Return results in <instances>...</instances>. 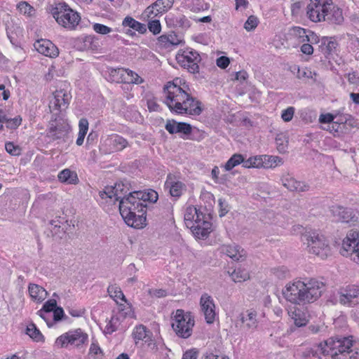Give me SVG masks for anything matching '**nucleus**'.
Masks as SVG:
<instances>
[{
  "mask_svg": "<svg viewBox=\"0 0 359 359\" xmlns=\"http://www.w3.org/2000/svg\"><path fill=\"white\" fill-rule=\"evenodd\" d=\"M163 93V102L172 113L198 116L203 111L202 103L191 95L188 85L179 78L168 82Z\"/></svg>",
  "mask_w": 359,
  "mask_h": 359,
  "instance_id": "obj_1",
  "label": "nucleus"
},
{
  "mask_svg": "<svg viewBox=\"0 0 359 359\" xmlns=\"http://www.w3.org/2000/svg\"><path fill=\"white\" fill-rule=\"evenodd\" d=\"M325 290V284L315 278L297 280L287 284L283 290L284 298L294 304L316 302Z\"/></svg>",
  "mask_w": 359,
  "mask_h": 359,
  "instance_id": "obj_2",
  "label": "nucleus"
},
{
  "mask_svg": "<svg viewBox=\"0 0 359 359\" xmlns=\"http://www.w3.org/2000/svg\"><path fill=\"white\" fill-rule=\"evenodd\" d=\"M136 191L130 192L119 200V211L128 226L142 229L146 226L147 204L136 198Z\"/></svg>",
  "mask_w": 359,
  "mask_h": 359,
  "instance_id": "obj_3",
  "label": "nucleus"
},
{
  "mask_svg": "<svg viewBox=\"0 0 359 359\" xmlns=\"http://www.w3.org/2000/svg\"><path fill=\"white\" fill-rule=\"evenodd\" d=\"M306 16L313 22L341 25L344 22L342 10L334 4L333 0H310L306 6Z\"/></svg>",
  "mask_w": 359,
  "mask_h": 359,
  "instance_id": "obj_4",
  "label": "nucleus"
},
{
  "mask_svg": "<svg viewBox=\"0 0 359 359\" xmlns=\"http://www.w3.org/2000/svg\"><path fill=\"white\" fill-rule=\"evenodd\" d=\"M353 344V337H332L320 344L316 347L320 348L323 356L330 355L332 359H344L346 354L352 351Z\"/></svg>",
  "mask_w": 359,
  "mask_h": 359,
  "instance_id": "obj_5",
  "label": "nucleus"
},
{
  "mask_svg": "<svg viewBox=\"0 0 359 359\" xmlns=\"http://www.w3.org/2000/svg\"><path fill=\"white\" fill-rule=\"evenodd\" d=\"M194 324V318L190 312L177 309L171 316V327L180 338H189L192 334Z\"/></svg>",
  "mask_w": 359,
  "mask_h": 359,
  "instance_id": "obj_6",
  "label": "nucleus"
},
{
  "mask_svg": "<svg viewBox=\"0 0 359 359\" xmlns=\"http://www.w3.org/2000/svg\"><path fill=\"white\" fill-rule=\"evenodd\" d=\"M302 241L307 245L311 253L315 254L322 259L327 257L330 253L328 241L324 236L316 231H306L302 235Z\"/></svg>",
  "mask_w": 359,
  "mask_h": 359,
  "instance_id": "obj_7",
  "label": "nucleus"
},
{
  "mask_svg": "<svg viewBox=\"0 0 359 359\" xmlns=\"http://www.w3.org/2000/svg\"><path fill=\"white\" fill-rule=\"evenodd\" d=\"M51 13L59 25L69 29H74L81 20L79 14L65 3L53 8Z\"/></svg>",
  "mask_w": 359,
  "mask_h": 359,
  "instance_id": "obj_8",
  "label": "nucleus"
},
{
  "mask_svg": "<svg viewBox=\"0 0 359 359\" xmlns=\"http://www.w3.org/2000/svg\"><path fill=\"white\" fill-rule=\"evenodd\" d=\"M176 60L179 65L187 69L189 72L195 74L199 72L198 63L201 58L195 50L190 48L180 50L176 55Z\"/></svg>",
  "mask_w": 359,
  "mask_h": 359,
  "instance_id": "obj_9",
  "label": "nucleus"
},
{
  "mask_svg": "<svg viewBox=\"0 0 359 359\" xmlns=\"http://www.w3.org/2000/svg\"><path fill=\"white\" fill-rule=\"evenodd\" d=\"M259 325V315L254 308L241 312L235 320V327L245 332H255Z\"/></svg>",
  "mask_w": 359,
  "mask_h": 359,
  "instance_id": "obj_10",
  "label": "nucleus"
},
{
  "mask_svg": "<svg viewBox=\"0 0 359 359\" xmlns=\"http://www.w3.org/2000/svg\"><path fill=\"white\" fill-rule=\"evenodd\" d=\"M341 254L343 256H351L352 259L359 262V232L350 230L343 240Z\"/></svg>",
  "mask_w": 359,
  "mask_h": 359,
  "instance_id": "obj_11",
  "label": "nucleus"
},
{
  "mask_svg": "<svg viewBox=\"0 0 359 359\" xmlns=\"http://www.w3.org/2000/svg\"><path fill=\"white\" fill-rule=\"evenodd\" d=\"M88 336L81 329L70 330L60 336L56 339V344L62 347H67L69 345L79 347L87 342Z\"/></svg>",
  "mask_w": 359,
  "mask_h": 359,
  "instance_id": "obj_12",
  "label": "nucleus"
},
{
  "mask_svg": "<svg viewBox=\"0 0 359 359\" xmlns=\"http://www.w3.org/2000/svg\"><path fill=\"white\" fill-rule=\"evenodd\" d=\"M72 95L67 88L57 89L53 93V97L49 102V109L51 112L60 111L67 108Z\"/></svg>",
  "mask_w": 359,
  "mask_h": 359,
  "instance_id": "obj_13",
  "label": "nucleus"
},
{
  "mask_svg": "<svg viewBox=\"0 0 359 359\" xmlns=\"http://www.w3.org/2000/svg\"><path fill=\"white\" fill-rule=\"evenodd\" d=\"M330 211L336 222L350 225H355L358 223V214L351 208L334 205L332 206Z\"/></svg>",
  "mask_w": 359,
  "mask_h": 359,
  "instance_id": "obj_14",
  "label": "nucleus"
},
{
  "mask_svg": "<svg viewBox=\"0 0 359 359\" xmlns=\"http://www.w3.org/2000/svg\"><path fill=\"white\" fill-rule=\"evenodd\" d=\"M200 306L205 322L208 324L213 323L215 320L216 312L212 297L207 293L203 294L200 299Z\"/></svg>",
  "mask_w": 359,
  "mask_h": 359,
  "instance_id": "obj_15",
  "label": "nucleus"
},
{
  "mask_svg": "<svg viewBox=\"0 0 359 359\" xmlns=\"http://www.w3.org/2000/svg\"><path fill=\"white\" fill-rule=\"evenodd\" d=\"M164 187L169 190L170 196L175 198H179L187 189L185 184L171 173L167 175Z\"/></svg>",
  "mask_w": 359,
  "mask_h": 359,
  "instance_id": "obj_16",
  "label": "nucleus"
},
{
  "mask_svg": "<svg viewBox=\"0 0 359 359\" xmlns=\"http://www.w3.org/2000/svg\"><path fill=\"white\" fill-rule=\"evenodd\" d=\"M282 184L290 191L304 192L309 190V185L297 181L292 175L287 173L281 177Z\"/></svg>",
  "mask_w": 359,
  "mask_h": 359,
  "instance_id": "obj_17",
  "label": "nucleus"
},
{
  "mask_svg": "<svg viewBox=\"0 0 359 359\" xmlns=\"http://www.w3.org/2000/svg\"><path fill=\"white\" fill-rule=\"evenodd\" d=\"M111 74L113 76L116 75L119 76L120 82L122 83L140 84L143 82V79L137 73L130 69L123 68L113 69L111 71Z\"/></svg>",
  "mask_w": 359,
  "mask_h": 359,
  "instance_id": "obj_18",
  "label": "nucleus"
},
{
  "mask_svg": "<svg viewBox=\"0 0 359 359\" xmlns=\"http://www.w3.org/2000/svg\"><path fill=\"white\" fill-rule=\"evenodd\" d=\"M34 48L41 54L50 57H56L59 55L57 47L48 39L37 40L34 43Z\"/></svg>",
  "mask_w": 359,
  "mask_h": 359,
  "instance_id": "obj_19",
  "label": "nucleus"
},
{
  "mask_svg": "<svg viewBox=\"0 0 359 359\" xmlns=\"http://www.w3.org/2000/svg\"><path fill=\"white\" fill-rule=\"evenodd\" d=\"M359 295V286L348 285L339 292V302L343 305L351 306L354 304L353 299Z\"/></svg>",
  "mask_w": 359,
  "mask_h": 359,
  "instance_id": "obj_20",
  "label": "nucleus"
},
{
  "mask_svg": "<svg viewBox=\"0 0 359 359\" xmlns=\"http://www.w3.org/2000/svg\"><path fill=\"white\" fill-rule=\"evenodd\" d=\"M146 344L153 354L162 359H167L168 358L170 350L167 348L161 338L155 339L152 337Z\"/></svg>",
  "mask_w": 359,
  "mask_h": 359,
  "instance_id": "obj_21",
  "label": "nucleus"
},
{
  "mask_svg": "<svg viewBox=\"0 0 359 359\" xmlns=\"http://www.w3.org/2000/svg\"><path fill=\"white\" fill-rule=\"evenodd\" d=\"M69 130L68 124L63 123H51L47 131V137L52 140H64Z\"/></svg>",
  "mask_w": 359,
  "mask_h": 359,
  "instance_id": "obj_22",
  "label": "nucleus"
},
{
  "mask_svg": "<svg viewBox=\"0 0 359 359\" xmlns=\"http://www.w3.org/2000/svg\"><path fill=\"white\" fill-rule=\"evenodd\" d=\"M219 250L234 261H243L246 257L245 250L236 244L223 245L220 247Z\"/></svg>",
  "mask_w": 359,
  "mask_h": 359,
  "instance_id": "obj_23",
  "label": "nucleus"
},
{
  "mask_svg": "<svg viewBox=\"0 0 359 359\" xmlns=\"http://www.w3.org/2000/svg\"><path fill=\"white\" fill-rule=\"evenodd\" d=\"M165 130L170 134L182 133L188 135L191 133L192 128L189 123L185 122H177L174 119L168 120L165 126Z\"/></svg>",
  "mask_w": 359,
  "mask_h": 359,
  "instance_id": "obj_24",
  "label": "nucleus"
},
{
  "mask_svg": "<svg viewBox=\"0 0 359 359\" xmlns=\"http://www.w3.org/2000/svg\"><path fill=\"white\" fill-rule=\"evenodd\" d=\"M165 21L169 27L175 28L187 29L190 27L189 20L184 15H174L170 13L165 18Z\"/></svg>",
  "mask_w": 359,
  "mask_h": 359,
  "instance_id": "obj_25",
  "label": "nucleus"
},
{
  "mask_svg": "<svg viewBox=\"0 0 359 359\" xmlns=\"http://www.w3.org/2000/svg\"><path fill=\"white\" fill-rule=\"evenodd\" d=\"M211 226V222H203L200 224H191L190 229L195 237L199 239H205L210 233Z\"/></svg>",
  "mask_w": 359,
  "mask_h": 359,
  "instance_id": "obj_26",
  "label": "nucleus"
},
{
  "mask_svg": "<svg viewBox=\"0 0 359 359\" xmlns=\"http://www.w3.org/2000/svg\"><path fill=\"white\" fill-rule=\"evenodd\" d=\"M28 292L31 299L36 302H42L48 295L47 291L43 287L34 283H29Z\"/></svg>",
  "mask_w": 359,
  "mask_h": 359,
  "instance_id": "obj_27",
  "label": "nucleus"
},
{
  "mask_svg": "<svg viewBox=\"0 0 359 359\" xmlns=\"http://www.w3.org/2000/svg\"><path fill=\"white\" fill-rule=\"evenodd\" d=\"M57 307V302L54 299H48L46 302L41 310L38 311L39 316L43 318L48 326L51 325L49 321L52 316L51 312Z\"/></svg>",
  "mask_w": 359,
  "mask_h": 359,
  "instance_id": "obj_28",
  "label": "nucleus"
},
{
  "mask_svg": "<svg viewBox=\"0 0 359 359\" xmlns=\"http://www.w3.org/2000/svg\"><path fill=\"white\" fill-rule=\"evenodd\" d=\"M288 314L294 320V323L298 327L304 326L308 322L307 313L296 306L290 308Z\"/></svg>",
  "mask_w": 359,
  "mask_h": 359,
  "instance_id": "obj_29",
  "label": "nucleus"
},
{
  "mask_svg": "<svg viewBox=\"0 0 359 359\" xmlns=\"http://www.w3.org/2000/svg\"><path fill=\"white\" fill-rule=\"evenodd\" d=\"M337 46L336 41L332 40L327 37L321 39L320 48L322 53L327 59H331L332 55L335 52Z\"/></svg>",
  "mask_w": 359,
  "mask_h": 359,
  "instance_id": "obj_30",
  "label": "nucleus"
},
{
  "mask_svg": "<svg viewBox=\"0 0 359 359\" xmlns=\"http://www.w3.org/2000/svg\"><path fill=\"white\" fill-rule=\"evenodd\" d=\"M133 336L136 344L138 341H143L146 344L153 337V334L146 326L140 325L134 328Z\"/></svg>",
  "mask_w": 359,
  "mask_h": 359,
  "instance_id": "obj_31",
  "label": "nucleus"
},
{
  "mask_svg": "<svg viewBox=\"0 0 359 359\" xmlns=\"http://www.w3.org/2000/svg\"><path fill=\"white\" fill-rule=\"evenodd\" d=\"M160 45L165 48H168L172 46H177L181 43V40L174 32L169 34H162L158 38Z\"/></svg>",
  "mask_w": 359,
  "mask_h": 359,
  "instance_id": "obj_32",
  "label": "nucleus"
},
{
  "mask_svg": "<svg viewBox=\"0 0 359 359\" xmlns=\"http://www.w3.org/2000/svg\"><path fill=\"white\" fill-rule=\"evenodd\" d=\"M57 178L60 182L68 184H76L79 182V178L76 172L72 171L68 168L60 171L58 173Z\"/></svg>",
  "mask_w": 359,
  "mask_h": 359,
  "instance_id": "obj_33",
  "label": "nucleus"
},
{
  "mask_svg": "<svg viewBox=\"0 0 359 359\" xmlns=\"http://www.w3.org/2000/svg\"><path fill=\"white\" fill-rule=\"evenodd\" d=\"M122 26L123 27H129L135 31L138 32L140 34H144L147 32V27L144 24H142L130 16H126L123 22Z\"/></svg>",
  "mask_w": 359,
  "mask_h": 359,
  "instance_id": "obj_34",
  "label": "nucleus"
},
{
  "mask_svg": "<svg viewBox=\"0 0 359 359\" xmlns=\"http://www.w3.org/2000/svg\"><path fill=\"white\" fill-rule=\"evenodd\" d=\"M83 48L85 50H97L100 47V41L97 37L93 35H88L82 39Z\"/></svg>",
  "mask_w": 359,
  "mask_h": 359,
  "instance_id": "obj_35",
  "label": "nucleus"
},
{
  "mask_svg": "<svg viewBox=\"0 0 359 359\" xmlns=\"http://www.w3.org/2000/svg\"><path fill=\"white\" fill-rule=\"evenodd\" d=\"M120 187V184H116L115 187H107L104 190L100 191V196L102 198H112L115 197V201H119L121 196L118 195V191Z\"/></svg>",
  "mask_w": 359,
  "mask_h": 359,
  "instance_id": "obj_36",
  "label": "nucleus"
},
{
  "mask_svg": "<svg viewBox=\"0 0 359 359\" xmlns=\"http://www.w3.org/2000/svg\"><path fill=\"white\" fill-rule=\"evenodd\" d=\"M136 198H140L144 204H147V201L155 203L158 200V194L154 190H150L148 192L142 191H137Z\"/></svg>",
  "mask_w": 359,
  "mask_h": 359,
  "instance_id": "obj_37",
  "label": "nucleus"
},
{
  "mask_svg": "<svg viewBox=\"0 0 359 359\" xmlns=\"http://www.w3.org/2000/svg\"><path fill=\"white\" fill-rule=\"evenodd\" d=\"M107 292L109 293V296L113 298L117 303H118V300H121L125 302H127L125 295L121 288L116 285H109L107 288Z\"/></svg>",
  "mask_w": 359,
  "mask_h": 359,
  "instance_id": "obj_38",
  "label": "nucleus"
},
{
  "mask_svg": "<svg viewBox=\"0 0 359 359\" xmlns=\"http://www.w3.org/2000/svg\"><path fill=\"white\" fill-rule=\"evenodd\" d=\"M283 163L282 158L278 156L263 155V168H271Z\"/></svg>",
  "mask_w": 359,
  "mask_h": 359,
  "instance_id": "obj_39",
  "label": "nucleus"
},
{
  "mask_svg": "<svg viewBox=\"0 0 359 359\" xmlns=\"http://www.w3.org/2000/svg\"><path fill=\"white\" fill-rule=\"evenodd\" d=\"M230 275L236 283H241L250 278L249 273L245 269L241 268L234 269Z\"/></svg>",
  "mask_w": 359,
  "mask_h": 359,
  "instance_id": "obj_40",
  "label": "nucleus"
},
{
  "mask_svg": "<svg viewBox=\"0 0 359 359\" xmlns=\"http://www.w3.org/2000/svg\"><path fill=\"white\" fill-rule=\"evenodd\" d=\"M243 161V156L240 154H234L224 165L226 171H230L234 167L240 165Z\"/></svg>",
  "mask_w": 359,
  "mask_h": 359,
  "instance_id": "obj_41",
  "label": "nucleus"
},
{
  "mask_svg": "<svg viewBox=\"0 0 359 359\" xmlns=\"http://www.w3.org/2000/svg\"><path fill=\"white\" fill-rule=\"evenodd\" d=\"M111 142L113 147L118 151L123 150L128 147V141L118 135H113L111 137Z\"/></svg>",
  "mask_w": 359,
  "mask_h": 359,
  "instance_id": "obj_42",
  "label": "nucleus"
},
{
  "mask_svg": "<svg viewBox=\"0 0 359 359\" xmlns=\"http://www.w3.org/2000/svg\"><path fill=\"white\" fill-rule=\"evenodd\" d=\"M26 333L32 339L37 342L41 341L43 339V334L41 333L40 330L36 327V325L33 323L29 324L27 327Z\"/></svg>",
  "mask_w": 359,
  "mask_h": 359,
  "instance_id": "obj_43",
  "label": "nucleus"
},
{
  "mask_svg": "<svg viewBox=\"0 0 359 359\" xmlns=\"http://www.w3.org/2000/svg\"><path fill=\"white\" fill-rule=\"evenodd\" d=\"M17 8L20 13L27 15L28 16H32L34 11V8L26 1H20L17 5Z\"/></svg>",
  "mask_w": 359,
  "mask_h": 359,
  "instance_id": "obj_44",
  "label": "nucleus"
},
{
  "mask_svg": "<svg viewBox=\"0 0 359 359\" xmlns=\"http://www.w3.org/2000/svg\"><path fill=\"white\" fill-rule=\"evenodd\" d=\"M271 272L279 279L285 278L289 276V271L284 266L273 268Z\"/></svg>",
  "mask_w": 359,
  "mask_h": 359,
  "instance_id": "obj_45",
  "label": "nucleus"
},
{
  "mask_svg": "<svg viewBox=\"0 0 359 359\" xmlns=\"http://www.w3.org/2000/svg\"><path fill=\"white\" fill-rule=\"evenodd\" d=\"M196 215H197V208L196 207L192 205L187 207L184 213L185 222L192 223L194 219H195Z\"/></svg>",
  "mask_w": 359,
  "mask_h": 359,
  "instance_id": "obj_46",
  "label": "nucleus"
},
{
  "mask_svg": "<svg viewBox=\"0 0 359 359\" xmlns=\"http://www.w3.org/2000/svg\"><path fill=\"white\" fill-rule=\"evenodd\" d=\"M258 18L255 15H250L244 24V28L250 32L255 29L258 25Z\"/></svg>",
  "mask_w": 359,
  "mask_h": 359,
  "instance_id": "obj_47",
  "label": "nucleus"
},
{
  "mask_svg": "<svg viewBox=\"0 0 359 359\" xmlns=\"http://www.w3.org/2000/svg\"><path fill=\"white\" fill-rule=\"evenodd\" d=\"M308 31L309 30L299 27H294L293 28L294 34L298 38H299L300 42L302 43L305 42L306 40Z\"/></svg>",
  "mask_w": 359,
  "mask_h": 359,
  "instance_id": "obj_48",
  "label": "nucleus"
},
{
  "mask_svg": "<svg viewBox=\"0 0 359 359\" xmlns=\"http://www.w3.org/2000/svg\"><path fill=\"white\" fill-rule=\"evenodd\" d=\"M148 29L154 35L159 34L161 31V25L158 20L149 21L148 23Z\"/></svg>",
  "mask_w": 359,
  "mask_h": 359,
  "instance_id": "obj_49",
  "label": "nucleus"
},
{
  "mask_svg": "<svg viewBox=\"0 0 359 359\" xmlns=\"http://www.w3.org/2000/svg\"><path fill=\"white\" fill-rule=\"evenodd\" d=\"M5 149L8 154L13 156H19L21 154L20 148L11 142L6 143Z\"/></svg>",
  "mask_w": 359,
  "mask_h": 359,
  "instance_id": "obj_50",
  "label": "nucleus"
},
{
  "mask_svg": "<svg viewBox=\"0 0 359 359\" xmlns=\"http://www.w3.org/2000/svg\"><path fill=\"white\" fill-rule=\"evenodd\" d=\"M89 353L94 357V359H100L102 356V351L100 347L95 342L91 344Z\"/></svg>",
  "mask_w": 359,
  "mask_h": 359,
  "instance_id": "obj_51",
  "label": "nucleus"
},
{
  "mask_svg": "<svg viewBox=\"0 0 359 359\" xmlns=\"http://www.w3.org/2000/svg\"><path fill=\"white\" fill-rule=\"evenodd\" d=\"M294 111L295 109L293 107H287L282 111L281 118L285 122L290 121L294 116Z\"/></svg>",
  "mask_w": 359,
  "mask_h": 359,
  "instance_id": "obj_52",
  "label": "nucleus"
},
{
  "mask_svg": "<svg viewBox=\"0 0 359 359\" xmlns=\"http://www.w3.org/2000/svg\"><path fill=\"white\" fill-rule=\"evenodd\" d=\"M93 27L95 32L100 34H107L111 32V28L100 23H95Z\"/></svg>",
  "mask_w": 359,
  "mask_h": 359,
  "instance_id": "obj_53",
  "label": "nucleus"
},
{
  "mask_svg": "<svg viewBox=\"0 0 359 359\" xmlns=\"http://www.w3.org/2000/svg\"><path fill=\"white\" fill-rule=\"evenodd\" d=\"M50 224L53 227L51 229L52 235L53 236L58 235L60 236V234L61 233H64L63 229H61V226L60 225V221L59 220H50Z\"/></svg>",
  "mask_w": 359,
  "mask_h": 359,
  "instance_id": "obj_54",
  "label": "nucleus"
},
{
  "mask_svg": "<svg viewBox=\"0 0 359 359\" xmlns=\"http://www.w3.org/2000/svg\"><path fill=\"white\" fill-rule=\"evenodd\" d=\"M22 118L18 117H15L13 118H8L7 117V121H5L4 123L6 124V127L10 129H15L18 128L21 124Z\"/></svg>",
  "mask_w": 359,
  "mask_h": 359,
  "instance_id": "obj_55",
  "label": "nucleus"
},
{
  "mask_svg": "<svg viewBox=\"0 0 359 359\" xmlns=\"http://www.w3.org/2000/svg\"><path fill=\"white\" fill-rule=\"evenodd\" d=\"M219 206V217H224L228 212H229V208L228 204L223 198H219L218 200Z\"/></svg>",
  "mask_w": 359,
  "mask_h": 359,
  "instance_id": "obj_56",
  "label": "nucleus"
},
{
  "mask_svg": "<svg viewBox=\"0 0 359 359\" xmlns=\"http://www.w3.org/2000/svg\"><path fill=\"white\" fill-rule=\"evenodd\" d=\"M53 320L55 322L60 321L62 319V318L65 316L64 311L62 308L57 306L53 311Z\"/></svg>",
  "mask_w": 359,
  "mask_h": 359,
  "instance_id": "obj_57",
  "label": "nucleus"
},
{
  "mask_svg": "<svg viewBox=\"0 0 359 359\" xmlns=\"http://www.w3.org/2000/svg\"><path fill=\"white\" fill-rule=\"evenodd\" d=\"M149 294L151 297L161 298L167 295V292L162 289H150L149 290Z\"/></svg>",
  "mask_w": 359,
  "mask_h": 359,
  "instance_id": "obj_58",
  "label": "nucleus"
},
{
  "mask_svg": "<svg viewBox=\"0 0 359 359\" xmlns=\"http://www.w3.org/2000/svg\"><path fill=\"white\" fill-rule=\"evenodd\" d=\"M230 63V60L228 57L221 56L216 60L217 65L221 69H226Z\"/></svg>",
  "mask_w": 359,
  "mask_h": 359,
  "instance_id": "obj_59",
  "label": "nucleus"
},
{
  "mask_svg": "<svg viewBox=\"0 0 359 359\" xmlns=\"http://www.w3.org/2000/svg\"><path fill=\"white\" fill-rule=\"evenodd\" d=\"M154 9L156 10V14L163 13L165 11L164 0H156L154 4H152Z\"/></svg>",
  "mask_w": 359,
  "mask_h": 359,
  "instance_id": "obj_60",
  "label": "nucleus"
},
{
  "mask_svg": "<svg viewBox=\"0 0 359 359\" xmlns=\"http://www.w3.org/2000/svg\"><path fill=\"white\" fill-rule=\"evenodd\" d=\"M253 168H263V155L250 157Z\"/></svg>",
  "mask_w": 359,
  "mask_h": 359,
  "instance_id": "obj_61",
  "label": "nucleus"
},
{
  "mask_svg": "<svg viewBox=\"0 0 359 359\" xmlns=\"http://www.w3.org/2000/svg\"><path fill=\"white\" fill-rule=\"evenodd\" d=\"M79 132L83 134H86L88 130V121L86 118H81L79 121Z\"/></svg>",
  "mask_w": 359,
  "mask_h": 359,
  "instance_id": "obj_62",
  "label": "nucleus"
},
{
  "mask_svg": "<svg viewBox=\"0 0 359 359\" xmlns=\"http://www.w3.org/2000/svg\"><path fill=\"white\" fill-rule=\"evenodd\" d=\"M334 119V116L330 114H321L319 118V121L321 123H330Z\"/></svg>",
  "mask_w": 359,
  "mask_h": 359,
  "instance_id": "obj_63",
  "label": "nucleus"
},
{
  "mask_svg": "<svg viewBox=\"0 0 359 359\" xmlns=\"http://www.w3.org/2000/svg\"><path fill=\"white\" fill-rule=\"evenodd\" d=\"M198 353V351L195 349L187 351L183 354L182 359H197Z\"/></svg>",
  "mask_w": 359,
  "mask_h": 359,
  "instance_id": "obj_64",
  "label": "nucleus"
}]
</instances>
